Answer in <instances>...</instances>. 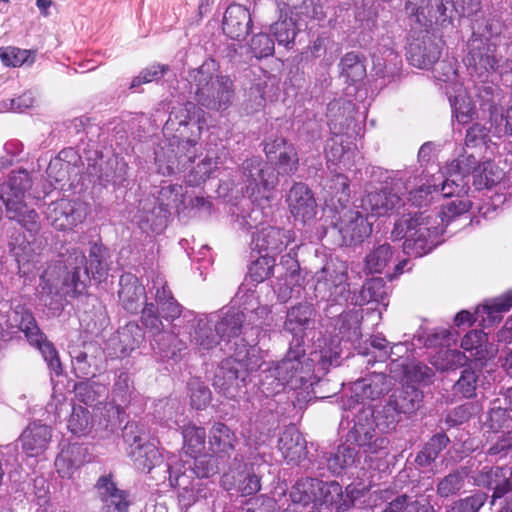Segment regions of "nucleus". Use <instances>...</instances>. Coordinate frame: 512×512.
Here are the masks:
<instances>
[{"instance_id":"nucleus-1","label":"nucleus","mask_w":512,"mask_h":512,"mask_svg":"<svg viewBox=\"0 0 512 512\" xmlns=\"http://www.w3.org/2000/svg\"><path fill=\"white\" fill-rule=\"evenodd\" d=\"M347 270L346 261L332 254L322 266V300L328 303L325 308L328 323L325 335L322 336V370L326 366H338L342 343L355 342L361 336L358 314L344 309L350 294Z\"/></svg>"},{"instance_id":"nucleus-2","label":"nucleus","mask_w":512,"mask_h":512,"mask_svg":"<svg viewBox=\"0 0 512 512\" xmlns=\"http://www.w3.org/2000/svg\"><path fill=\"white\" fill-rule=\"evenodd\" d=\"M198 111L192 102L173 107L163 127L166 140L155 151V163L160 174L171 176L190 169L201 134Z\"/></svg>"},{"instance_id":"nucleus-3","label":"nucleus","mask_w":512,"mask_h":512,"mask_svg":"<svg viewBox=\"0 0 512 512\" xmlns=\"http://www.w3.org/2000/svg\"><path fill=\"white\" fill-rule=\"evenodd\" d=\"M461 347L465 352L447 351L445 368L449 370L464 367L453 385V392L462 398L471 399L476 397L481 369L496 357L498 346L489 342L488 335L483 330H471L463 337Z\"/></svg>"},{"instance_id":"nucleus-4","label":"nucleus","mask_w":512,"mask_h":512,"mask_svg":"<svg viewBox=\"0 0 512 512\" xmlns=\"http://www.w3.org/2000/svg\"><path fill=\"white\" fill-rule=\"evenodd\" d=\"M58 252L63 263L62 289L70 297L84 294L91 276L101 281L108 273L109 253L102 244L91 245L89 260L82 250L72 244H62Z\"/></svg>"},{"instance_id":"nucleus-5","label":"nucleus","mask_w":512,"mask_h":512,"mask_svg":"<svg viewBox=\"0 0 512 512\" xmlns=\"http://www.w3.org/2000/svg\"><path fill=\"white\" fill-rule=\"evenodd\" d=\"M450 225L442 221L441 210L408 213L396 220L391 237L393 240L405 239L403 251L407 255L422 257L444 241L442 236Z\"/></svg>"},{"instance_id":"nucleus-6","label":"nucleus","mask_w":512,"mask_h":512,"mask_svg":"<svg viewBox=\"0 0 512 512\" xmlns=\"http://www.w3.org/2000/svg\"><path fill=\"white\" fill-rule=\"evenodd\" d=\"M481 170V163L473 154H462L450 164V176L441 184L443 197H453L446 204L441 206L442 221L446 224H453L464 221L456 230L471 223L469 210L472 202L463 196L469 191V183L474 174Z\"/></svg>"},{"instance_id":"nucleus-7","label":"nucleus","mask_w":512,"mask_h":512,"mask_svg":"<svg viewBox=\"0 0 512 512\" xmlns=\"http://www.w3.org/2000/svg\"><path fill=\"white\" fill-rule=\"evenodd\" d=\"M353 423L345 436L346 443L357 446L364 454H387L389 439L380 430L371 406H363ZM335 453L339 455L344 468L353 466L359 460V451L348 444L340 445Z\"/></svg>"},{"instance_id":"nucleus-8","label":"nucleus","mask_w":512,"mask_h":512,"mask_svg":"<svg viewBox=\"0 0 512 512\" xmlns=\"http://www.w3.org/2000/svg\"><path fill=\"white\" fill-rule=\"evenodd\" d=\"M214 60H206L201 66L191 70L187 80L191 93L201 106L210 110H225L234 98V85L227 75H218Z\"/></svg>"},{"instance_id":"nucleus-9","label":"nucleus","mask_w":512,"mask_h":512,"mask_svg":"<svg viewBox=\"0 0 512 512\" xmlns=\"http://www.w3.org/2000/svg\"><path fill=\"white\" fill-rule=\"evenodd\" d=\"M237 345L241 350L230 352V356L217 367L213 378L214 388L228 399H235L245 387L250 372L262 365L255 346L248 345L246 340H241Z\"/></svg>"},{"instance_id":"nucleus-10","label":"nucleus","mask_w":512,"mask_h":512,"mask_svg":"<svg viewBox=\"0 0 512 512\" xmlns=\"http://www.w3.org/2000/svg\"><path fill=\"white\" fill-rule=\"evenodd\" d=\"M472 34L467 41L465 61L475 71L495 72L501 57L497 55L503 24L496 18H476L471 23Z\"/></svg>"},{"instance_id":"nucleus-11","label":"nucleus","mask_w":512,"mask_h":512,"mask_svg":"<svg viewBox=\"0 0 512 512\" xmlns=\"http://www.w3.org/2000/svg\"><path fill=\"white\" fill-rule=\"evenodd\" d=\"M7 323L10 328H18L24 333L28 343L41 353L49 369L56 376L62 374V364L54 344L39 328L28 308L20 304L16 305L8 314Z\"/></svg>"},{"instance_id":"nucleus-12","label":"nucleus","mask_w":512,"mask_h":512,"mask_svg":"<svg viewBox=\"0 0 512 512\" xmlns=\"http://www.w3.org/2000/svg\"><path fill=\"white\" fill-rule=\"evenodd\" d=\"M404 9L414 33L433 26L442 29L453 26L450 0H406Z\"/></svg>"},{"instance_id":"nucleus-13","label":"nucleus","mask_w":512,"mask_h":512,"mask_svg":"<svg viewBox=\"0 0 512 512\" xmlns=\"http://www.w3.org/2000/svg\"><path fill=\"white\" fill-rule=\"evenodd\" d=\"M181 190L179 185H169L161 188L158 199L153 197L141 200L138 210L140 227L156 234L162 232L167 225L170 208L181 202Z\"/></svg>"},{"instance_id":"nucleus-14","label":"nucleus","mask_w":512,"mask_h":512,"mask_svg":"<svg viewBox=\"0 0 512 512\" xmlns=\"http://www.w3.org/2000/svg\"><path fill=\"white\" fill-rule=\"evenodd\" d=\"M423 402V391L414 384L406 382L392 391L387 403L379 413L378 418L383 419V422L378 423L384 425L387 430H393L402 415L406 417L414 415L423 406Z\"/></svg>"},{"instance_id":"nucleus-15","label":"nucleus","mask_w":512,"mask_h":512,"mask_svg":"<svg viewBox=\"0 0 512 512\" xmlns=\"http://www.w3.org/2000/svg\"><path fill=\"white\" fill-rule=\"evenodd\" d=\"M337 225H332L330 219L323 221L322 239L327 234L340 236V246H357L364 242L372 233V223L368 221V216L362 211L347 210L341 213L340 220L334 218Z\"/></svg>"},{"instance_id":"nucleus-16","label":"nucleus","mask_w":512,"mask_h":512,"mask_svg":"<svg viewBox=\"0 0 512 512\" xmlns=\"http://www.w3.org/2000/svg\"><path fill=\"white\" fill-rule=\"evenodd\" d=\"M240 173L242 180L241 191L248 197L266 194L278 181L275 169L256 156L242 163Z\"/></svg>"},{"instance_id":"nucleus-17","label":"nucleus","mask_w":512,"mask_h":512,"mask_svg":"<svg viewBox=\"0 0 512 512\" xmlns=\"http://www.w3.org/2000/svg\"><path fill=\"white\" fill-rule=\"evenodd\" d=\"M305 354L303 349L290 348L286 357L278 362L274 367L262 371L261 386L267 393L277 394L280 393L286 385L292 388L293 380L296 378L300 368L301 360Z\"/></svg>"},{"instance_id":"nucleus-18","label":"nucleus","mask_w":512,"mask_h":512,"mask_svg":"<svg viewBox=\"0 0 512 512\" xmlns=\"http://www.w3.org/2000/svg\"><path fill=\"white\" fill-rule=\"evenodd\" d=\"M390 37H382L372 52L373 72L381 85L397 82L402 76V58Z\"/></svg>"},{"instance_id":"nucleus-19","label":"nucleus","mask_w":512,"mask_h":512,"mask_svg":"<svg viewBox=\"0 0 512 512\" xmlns=\"http://www.w3.org/2000/svg\"><path fill=\"white\" fill-rule=\"evenodd\" d=\"M356 105L345 98L334 99L327 104L326 118L330 133L348 138L360 135L361 123L355 118Z\"/></svg>"},{"instance_id":"nucleus-20","label":"nucleus","mask_w":512,"mask_h":512,"mask_svg":"<svg viewBox=\"0 0 512 512\" xmlns=\"http://www.w3.org/2000/svg\"><path fill=\"white\" fill-rule=\"evenodd\" d=\"M141 321L152 336L151 346L161 358H171L175 355L172 344L176 340L174 332L169 330L170 324H164L159 317L154 303H145L142 310Z\"/></svg>"},{"instance_id":"nucleus-21","label":"nucleus","mask_w":512,"mask_h":512,"mask_svg":"<svg viewBox=\"0 0 512 512\" xmlns=\"http://www.w3.org/2000/svg\"><path fill=\"white\" fill-rule=\"evenodd\" d=\"M512 307V294L504 297H497L491 302L486 301L483 305L475 308L474 313L468 310H461L454 317V324L457 327L464 325L471 326L478 322L482 327H491L502 320L501 313Z\"/></svg>"},{"instance_id":"nucleus-22","label":"nucleus","mask_w":512,"mask_h":512,"mask_svg":"<svg viewBox=\"0 0 512 512\" xmlns=\"http://www.w3.org/2000/svg\"><path fill=\"white\" fill-rule=\"evenodd\" d=\"M419 35L411 36L408 43L406 58L408 62L419 69H429L436 64L441 56L440 40L430 34L429 30H418Z\"/></svg>"},{"instance_id":"nucleus-23","label":"nucleus","mask_w":512,"mask_h":512,"mask_svg":"<svg viewBox=\"0 0 512 512\" xmlns=\"http://www.w3.org/2000/svg\"><path fill=\"white\" fill-rule=\"evenodd\" d=\"M369 486L357 488L349 484L345 490L336 481H322V510L325 512H347L355 505V501L363 497Z\"/></svg>"},{"instance_id":"nucleus-24","label":"nucleus","mask_w":512,"mask_h":512,"mask_svg":"<svg viewBox=\"0 0 512 512\" xmlns=\"http://www.w3.org/2000/svg\"><path fill=\"white\" fill-rule=\"evenodd\" d=\"M292 240L291 232L276 226L261 227L252 234L251 249L257 251L263 263L268 265V259L280 254Z\"/></svg>"},{"instance_id":"nucleus-25","label":"nucleus","mask_w":512,"mask_h":512,"mask_svg":"<svg viewBox=\"0 0 512 512\" xmlns=\"http://www.w3.org/2000/svg\"><path fill=\"white\" fill-rule=\"evenodd\" d=\"M134 392L133 381L129 373L120 371L116 376L112 390L114 405H110L106 410L108 419L105 427L110 432H115L120 428L125 416L124 406L130 403Z\"/></svg>"},{"instance_id":"nucleus-26","label":"nucleus","mask_w":512,"mask_h":512,"mask_svg":"<svg viewBox=\"0 0 512 512\" xmlns=\"http://www.w3.org/2000/svg\"><path fill=\"white\" fill-rule=\"evenodd\" d=\"M215 328L219 334V340L225 342L226 348L224 351L234 352V350H241L240 345H237L241 340L240 337L243 323L245 321L244 312L230 307L222 309L219 312L213 313Z\"/></svg>"},{"instance_id":"nucleus-27","label":"nucleus","mask_w":512,"mask_h":512,"mask_svg":"<svg viewBox=\"0 0 512 512\" xmlns=\"http://www.w3.org/2000/svg\"><path fill=\"white\" fill-rule=\"evenodd\" d=\"M87 216L84 203L79 200L61 199L49 207L47 219L57 230L66 231L82 223Z\"/></svg>"},{"instance_id":"nucleus-28","label":"nucleus","mask_w":512,"mask_h":512,"mask_svg":"<svg viewBox=\"0 0 512 512\" xmlns=\"http://www.w3.org/2000/svg\"><path fill=\"white\" fill-rule=\"evenodd\" d=\"M329 195L330 198H325L324 205H322V221L328 222L332 225H337L334 218L340 220L341 213L346 209V205L350 199V186L349 179L342 173L335 174L329 182Z\"/></svg>"},{"instance_id":"nucleus-29","label":"nucleus","mask_w":512,"mask_h":512,"mask_svg":"<svg viewBox=\"0 0 512 512\" xmlns=\"http://www.w3.org/2000/svg\"><path fill=\"white\" fill-rule=\"evenodd\" d=\"M183 318L191 323V331L189 332L191 342L200 350L209 351L220 344L213 313L195 316L193 312L187 311Z\"/></svg>"},{"instance_id":"nucleus-30","label":"nucleus","mask_w":512,"mask_h":512,"mask_svg":"<svg viewBox=\"0 0 512 512\" xmlns=\"http://www.w3.org/2000/svg\"><path fill=\"white\" fill-rule=\"evenodd\" d=\"M102 512H128L130 501L126 491L117 487L111 473L100 476L95 485Z\"/></svg>"},{"instance_id":"nucleus-31","label":"nucleus","mask_w":512,"mask_h":512,"mask_svg":"<svg viewBox=\"0 0 512 512\" xmlns=\"http://www.w3.org/2000/svg\"><path fill=\"white\" fill-rule=\"evenodd\" d=\"M402 204L398 192H393L388 187H382L379 190L371 191L360 199L362 212L367 216L381 217L390 214Z\"/></svg>"},{"instance_id":"nucleus-32","label":"nucleus","mask_w":512,"mask_h":512,"mask_svg":"<svg viewBox=\"0 0 512 512\" xmlns=\"http://www.w3.org/2000/svg\"><path fill=\"white\" fill-rule=\"evenodd\" d=\"M482 483L492 490V503L510 493L508 501L501 512H512V468L508 466H496L485 471L481 475Z\"/></svg>"},{"instance_id":"nucleus-33","label":"nucleus","mask_w":512,"mask_h":512,"mask_svg":"<svg viewBox=\"0 0 512 512\" xmlns=\"http://www.w3.org/2000/svg\"><path fill=\"white\" fill-rule=\"evenodd\" d=\"M119 303L127 312L138 313L146 302V290L138 277L132 273H124L119 279Z\"/></svg>"},{"instance_id":"nucleus-34","label":"nucleus","mask_w":512,"mask_h":512,"mask_svg":"<svg viewBox=\"0 0 512 512\" xmlns=\"http://www.w3.org/2000/svg\"><path fill=\"white\" fill-rule=\"evenodd\" d=\"M392 378L383 373H373L357 380L352 388L351 398L357 403L376 400L391 390Z\"/></svg>"},{"instance_id":"nucleus-35","label":"nucleus","mask_w":512,"mask_h":512,"mask_svg":"<svg viewBox=\"0 0 512 512\" xmlns=\"http://www.w3.org/2000/svg\"><path fill=\"white\" fill-rule=\"evenodd\" d=\"M149 292L153 295L164 320L172 322L181 316L182 306L174 298L165 277L157 275L153 278Z\"/></svg>"},{"instance_id":"nucleus-36","label":"nucleus","mask_w":512,"mask_h":512,"mask_svg":"<svg viewBox=\"0 0 512 512\" xmlns=\"http://www.w3.org/2000/svg\"><path fill=\"white\" fill-rule=\"evenodd\" d=\"M51 438V428L46 424L34 421L23 430L19 441L27 456L37 457L48 448Z\"/></svg>"},{"instance_id":"nucleus-37","label":"nucleus","mask_w":512,"mask_h":512,"mask_svg":"<svg viewBox=\"0 0 512 512\" xmlns=\"http://www.w3.org/2000/svg\"><path fill=\"white\" fill-rule=\"evenodd\" d=\"M252 25V19L249 10L240 5H230L223 17V32L234 40H241L248 34Z\"/></svg>"},{"instance_id":"nucleus-38","label":"nucleus","mask_w":512,"mask_h":512,"mask_svg":"<svg viewBox=\"0 0 512 512\" xmlns=\"http://www.w3.org/2000/svg\"><path fill=\"white\" fill-rule=\"evenodd\" d=\"M287 202L293 216L303 222L316 215V200L308 186L303 183H297L290 189Z\"/></svg>"},{"instance_id":"nucleus-39","label":"nucleus","mask_w":512,"mask_h":512,"mask_svg":"<svg viewBox=\"0 0 512 512\" xmlns=\"http://www.w3.org/2000/svg\"><path fill=\"white\" fill-rule=\"evenodd\" d=\"M278 449L287 463L297 464L306 454V442L295 425L286 426L279 435Z\"/></svg>"},{"instance_id":"nucleus-40","label":"nucleus","mask_w":512,"mask_h":512,"mask_svg":"<svg viewBox=\"0 0 512 512\" xmlns=\"http://www.w3.org/2000/svg\"><path fill=\"white\" fill-rule=\"evenodd\" d=\"M221 484L225 490L236 489L243 496L253 495L261 489L260 477L246 468L241 471L225 473L222 476Z\"/></svg>"},{"instance_id":"nucleus-41","label":"nucleus","mask_w":512,"mask_h":512,"mask_svg":"<svg viewBox=\"0 0 512 512\" xmlns=\"http://www.w3.org/2000/svg\"><path fill=\"white\" fill-rule=\"evenodd\" d=\"M249 198L252 207L248 212H243L238 216L237 221L243 228H255L258 231L261 227H265V222L272 215V207L269 205V196L267 194L263 193Z\"/></svg>"},{"instance_id":"nucleus-42","label":"nucleus","mask_w":512,"mask_h":512,"mask_svg":"<svg viewBox=\"0 0 512 512\" xmlns=\"http://www.w3.org/2000/svg\"><path fill=\"white\" fill-rule=\"evenodd\" d=\"M98 348L93 344L84 345L83 349L73 348L70 351L72 369L77 378L95 376L98 368V358L95 352Z\"/></svg>"},{"instance_id":"nucleus-43","label":"nucleus","mask_w":512,"mask_h":512,"mask_svg":"<svg viewBox=\"0 0 512 512\" xmlns=\"http://www.w3.org/2000/svg\"><path fill=\"white\" fill-rule=\"evenodd\" d=\"M320 492V480L306 478L297 481L290 491L293 503L302 504L306 512H320L318 493Z\"/></svg>"},{"instance_id":"nucleus-44","label":"nucleus","mask_w":512,"mask_h":512,"mask_svg":"<svg viewBox=\"0 0 512 512\" xmlns=\"http://www.w3.org/2000/svg\"><path fill=\"white\" fill-rule=\"evenodd\" d=\"M209 449L221 459L229 458L235 449V433L224 423H215L209 433Z\"/></svg>"},{"instance_id":"nucleus-45","label":"nucleus","mask_w":512,"mask_h":512,"mask_svg":"<svg viewBox=\"0 0 512 512\" xmlns=\"http://www.w3.org/2000/svg\"><path fill=\"white\" fill-rule=\"evenodd\" d=\"M449 444L450 438L445 431L435 433L425 442L421 450L416 453L414 458L415 465L421 469L431 467Z\"/></svg>"},{"instance_id":"nucleus-46","label":"nucleus","mask_w":512,"mask_h":512,"mask_svg":"<svg viewBox=\"0 0 512 512\" xmlns=\"http://www.w3.org/2000/svg\"><path fill=\"white\" fill-rule=\"evenodd\" d=\"M128 456L134 462L137 469L150 472L154 467L163 462L156 445L150 441H144V444H138L136 448L128 450Z\"/></svg>"},{"instance_id":"nucleus-47","label":"nucleus","mask_w":512,"mask_h":512,"mask_svg":"<svg viewBox=\"0 0 512 512\" xmlns=\"http://www.w3.org/2000/svg\"><path fill=\"white\" fill-rule=\"evenodd\" d=\"M365 56L360 52H348L339 62L340 76L348 84L362 81L366 77Z\"/></svg>"},{"instance_id":"nucleus-48","label":"nucleus","mask_w":512,"mask_h":512,"mask_svg":"<svg viewBox=\"0 0 512 512\" xmlns=\"http://www.w3.org/2000/svg\"><path fill=\"white\" fill-rule=\"evenodd\" d=\"M311 315V308L307 304H299L287 312L284 330L296 337L293 341H296L297 346L300 345L298 335L309 326Z\"/></svg>"},{"instance_id":"nucleus-49","label":"nucleus","mask_w":512,"mask_h":512,"mask_svg":"<svg viewBox=\"0 0 512 512\" xmlns=\"http://www.w3.org/2000/svg\"><path fill=\"white\" fill-rule=\"evenodd\" d=\"M75 397L82 403L93 406L103 402L107 394L105 385L94 381H81L74 385Z\"/></svg>"},{"instance_id":"nucleus-50","label":"nucleus","mask_w":512,"mask_h":512,"mask_svg":"<svg viewBox=\"0 0 512 512\" xmlns=\"http://www.w3.org/2000/svg\"><path fill=\"white\" fill-rule=\"evenodd\" d=\"M120 352L128 355L136 349L144 339L142 328L135 322H129L118 330Z\"/></svg>"},{"instance_id":"nucleus-51","label":"nucleus","mask_w":512,"mask_h":512,"mask_svg":"<svg viewBox=\"0 0 512 512\" xmlns=\"http://www.w3.org/2000/svg\"><path fill=\"white\" fill-rule=\"evenodd\" d=\"M500 93V88L492 82H483L477 87V98L480 109L484 112H488L490 117L498 113Z\"/></svg>"},{"instance_id":"nucleus-52","label":"nucleus","mask_w":512,"mask_h":512,"mask_svg":"<svg viewBox=\"0 0 512 512\" xmlns=\"http://www.w3.org/2000/svg\"><path fill=\"white\" fill-rule=\"evenodd\" d=\"M184 449L187 454L196 456L205 448L206 432L194 424L185 425L182 429Z\"/></svg>"},{"instance_id":"nucleus-53","label":"nucleus","mask_w":512,"mask_h":512,"mask_svg":"<svg viewBox=\"0 0 512 512\" xmlns=\"http://www.w3.org/2000/svg\"><path fill=\"white\" fill-rule=\"evenodd\" d=\"M393 249L389 243L379 244L366 255L365 268L370 273H381L392 259Z\"/></svg>"},{"instance_id":"nucleus-54","label":"nucleus","mask_w":512,"mask_h":512,"mask_svg":"<svg viewBox=\"0 0 512 512\" xmlns=\"http://www.w3.org/2000/svg\"><path fill=\"white\" fill-rule=\"evenodd\" d=\"M193 473L197 478H209L217 474L224 466L225 461L216 454H203L194 456Z\"/></svg>"},{"instance_id":"nucleus-55","label":"nucleus","mask_w":512,"mask_h":512,"mask_svg":"<svg viewBox=\"0 0 512 512\" xmlns=\"http://www.w3.org/2000/svg\"><path fill=\"white\" fill-rule=\"evenodd\" d=\"M270 31L274 36V41H277L279 46H284L287 49L293 47L297 31L292 18H285L273 23Z\"/></svg>"},{"instance_id":"nucleus-56","label":"nucleus","mask_w":512,"mask_h":512,"mask_svg":"<svg viewBox=\"0 0 512 512\" xmlns=\"http://www.w3.org/2000/svg\"><path fill=\"white\" fill-rule=\"evenodd\" d=\"M0 59L5 66L20 67L24 64L31 65L35 61V52L17 47H1Z\"/></svg>"},{"instance_id":"nucleus-57","label":"nucleus","mask_w":512,"mask_h":512,"mask_svg":"<svg viewBox=\"0 0 512 512\" xmlns=\"http://www.w3.org/2000/svg\"><path fill=\"white\" fill-rule=\"evenodd\" d=\"M220 157L206 156L196 166H193L187 175V183L190 186H198L210 177L214 169L218 167Z\"/></svg>"},{"instance_id":"nucleus-58","label":"nucleus","mask_w":512,"mask_h":512,"mask_svg":"<svg viewBox=\"0 0 512 512\" xmlns=\"http://www.w3.org/2000/svg\"><path fill=\"white\" fill-rule=\"evenodd\" d=\"M486 455L491 461H499L512 457V429L491 442L486 450Z\"/></svg>"},{"instance_id":"nucleus-59","label":"nucleus","mask_w":512,"mask_h":512,"mask_svg":"<svg viewBox=\"0 0 512 512\" xmlns=\"http://www.w3.org/2000/svg\"><path fill=\"white\" fill-rule=\"evenodd\" d=\"M452 114L460 124H467L476 114L471 99L465 95H456L449 98Z\"/></svg>"},{"instance_id":"nucleus-60","label":"nucleus","mask_w":512,"mask_h":512,"mask_svg":"<svg viewBox=\"0 0 512 512\" xmlns=\"http://www.w3.org/2000/svg\"><path fill=\"white\" fill-rule=\"evenodd\" d=\"M67 428L74 435H85L91 428L90 412L82 406H73Z\"/></svg>"},{"instance_id":"nucleus-61","label":"nucleus","mask_w":512,"mask_h":512,"mask_svg":"<svg viewBox=\"0 0 512 512\" xmlns=\"http://www.w3.org/2000/svg\"><path fill=\"white\" fill-rule=\"evenodd\" d=\"M442 194L441 187L436 184H422L416 189L409 191V201L417 207L427 206L435 195Z\"/></svg>"},{"instance_id":"nucleus-62","label":"nucleus","mask_w":512,"mask_h":512,"mask_svg":"<svg viewBox=\"0 0 512 512\" xmlns=\"http://www.w3.org/2000/svg\"><path fill=\"white\" fill-rule=\"evenodd\" d=\"M249 46L256 58H265L273 55L275 41L266 33H258L251 38Z\"/></svg>"},{"instance_id":"nucleus-63","label":"nucleus","mask_w":512,"mask_h":512,"mask_svg":"<svg viewBox=\"0 0 512 512\" xmlns=\"http://www.w3.org/2000/svg\"><path fill=\"white\" fill-rule=\"evenodd\" d=\"M363 293L369 297L371 301L384 303L388 297L389 287L381 277H372L363 285Z\"/></svg>"},{"instance_id":"nucleus-64","label":"nucleus","mask_w":512,"mask_h":512,"mask_svg":"<svg viewBox=\"0 0 512 512\" xmlns=\"http://www.w3.org/2000/svg\"><path fill=\"white\" fill-rule=\"evenodd\" d=\"M488 496L482 491H476L472 495L460 499L451 508V512H478L486 502Z\"/></svg>"}]
</instances>
